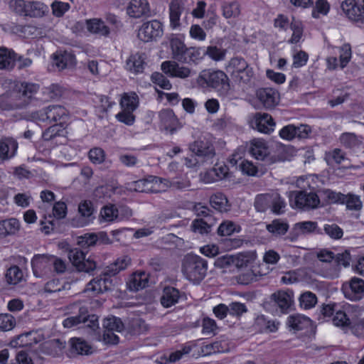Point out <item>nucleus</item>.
Instances as JSON below:
<instances>
[{
  "instance_id": "obj_42",
  "label": "nucleus",
  "mask_w": 364,
  "mask_h": 364,
  "mask_svg": "<svg viewBox=\"0 0 364 364\" xmlns=\"http://www.w3.org/2000/svg\"><path fill=\"white\" fill-rule=\"evenodd\" d=\"M50 258L44 255H37L33 257L31 260V265L36 277H41V272L46 267L47 264L50 262Z\"/></svg>"
},
{
  "instance_id": "obj_47",
  "label": "nucleus",
  "mask_w": 364,
  "mask_h": 364,
  "mask_svg": "<svg viewBox=\"0 0 364 364\" xmlns=\"http://www.w3.org/2000/svg\"><path fill=\"white\" fill-rule=\"evenodd\" d=\"M127 190L141 193L153 191L152 187H149L148 182L143 178L128 183Z\"/></svg>"
},
{
  "instance_id": "obj_21",
  "label": "nucleus",
  "mask_w": 364,
  "mask_h": 364,
  "mask_svg": "<svg viewBox=\"0 0 364 364\" xmlns=\"http://www.w3.org/2000/svg\"><path fill=\"white\" fill-rule=\"evenodd\" d=\"M18 149V142L12 137L0 139V160L8 161L13 158Z\"/></svg>"
},
{
  "instance_id": "obj_10",
  "label": "nucleus",
  "mask_w": 364,
  "mask_h": 364,
  "mask_svg": "<svg viewBox=\"0 0 364 364\" xmlns=\"http://www.w3.org/2000/svg\"><path fill=\"white\" fill-rule=\"evenodd\" d=\"M341 9L348 18L359 24L364 23V6L356 0H345L341 3Z\"/></svg>"
},
{
  "instance_id": "obj_35",
  "label": "nucleus",
  "mask_w": 364,
  "mask_h": 364,
  "mask_svg": "<svg viewBox=\"0 0 364 364\" xmlns=\"http://www.w3.org/2000/svg\"><path fill=\"white\" fill-rule=\"evenodd\" d=\"M31 1L26 0H11L9 1V8L16 14L28 17L29 7Z\"/></svg>"
},
{
  "instance_id": "obj_43",
  "label": "nucleus",
  "mask_w": 364,
  "mask_h": 364,
  "mask_svg": "<svg viewBox=\"0 0 364 364\" xmlns=\"http://www.w3.org/2000/svg\"><path fill=\"white\" fill-rule=\"evenodd\" d=\"M222 10L225 18H236L240 14V5L237 1L225 2L222 6Z\"/></svg>"
},
{
  "instance_id": "obj_38",
  "label": "nucleus",
  "mask_w": 364,
  "mask_h": 364,
  "mask_svg": "<svg viewBox=\"0 0 364 364\" xmlns=\"http://www.w3.org/2000/svg\"><path fill=\"white\" fill-rule=\"evenodd\" d=\"M48 12V7L44 3L38 1H31L28 17L41 18Z\"/></svg>"
},
{
  "instance_id": "obj_55",
  "label": "nucleus",
  "mask_w": 364,
  "mask_h": 364,
  "mask_svg": "<svg viewBox=\"0 0 364 364\" xmlns=\"http://www.w3.org/2000/svg\"><path fill=\"white\" fill-rule=\"evenodd\" d=\"M235 232H239V230H237L236 225L232 221L222 223L217 229V232L220 236H228Z\"/></svg>"
},
{
  "instance_id": "obj_49",
  "label": "nucleus",
  "mask_w": 364,
  "mask_h": 364,
  "mask_svg": "<svg viewBox=\"0 0 364 364\" xmlns=\"http://www.w3.org/2000/svg\"><path fill=\"white\" fill-rule=\"evenodd\" d=\"M330 6L326 0H317L312 10V16L318 18L321 15L325 16L329 11Z\"/></svg>"
},
{
  "instance_id": "obj_30",
  "label": "nucleus",
  "mask_w": 364,
  "mask_h": 364,
  "mask_svg": "<svg viewBox=\"0 0 364 364\" xmlns=\"http://www.w3.org/2000/svg\"><path fill=\"white\" fill-rule=\"evenodd\" d=\"M251 68L248 63L241 57H235L231 58L227 67V71L230 73L232 78L238 76L240 73L245 69Z\"/></svg>"
},
{
  "instance_id": "obj_41",
  "label": "nucleus",
  "mask_w": 364,
  "mask_h": 364,
  "mask_svg": "<svg viewBox=\"0 0 364 364\" xmlns=\"http://www.w3.org/2000/svg\"><path fill=\"white\" fill-rule=\"evenodd\" d=\"M271 200L270 208L272 211L277 215H281L284 213L286 203L278 193H270Z\"/></svg>"
},
{
  "instance_id": "obj_61",
  "label": "nucleus",
  "mask_w": 364,
  "mask_h": 364,
  "mask_svg": "<svg viewBox=\"0 0 364 364\" xmlns=\"http://www.w3.org/2000/svg\"><path fill=\"white\" fill-rule=\"evenodd\" d=\"M341 67L345 68L351 58V47L350 44L346 43L340 48Z\"/></svg>"
},
{
  "instance_id": "obj_25",
  "label": "nucleus",
  "mask_w": 364,
  "mask_h": 364,
  "mask_svg": "<svg viewBox=\"0 0 364 364\" xmlns=\"http://www.w3.org/2000/svg\"><path fill=\"white\" fill-rule=\"evenodd\" d=\"M209 202L211 207L220 213H226L231 208L226 196L220 192L213 194L210 197Z\"/></svg>"
},
{
  "instance_id": "obj_3",
  "label": "nucleus",
  "mask_w": 364,
  "mask_h": 364,
  "mask_svg": "<svg viewBox=\"0 0 364 364\" xmlns=\"http://www.w3.org/2000/svg\"><path fill=\"white\" fill-rule=\"evenodd\" d=\"M320 193L325 197L328 202L346 204V208L350 210L359 211L363 207L360 197L353 193L345 195L330 189H323L320 191Z\"/></svg>"
},
{
  "instance_id": "obj_4",
  "label": "nucleus",
  "mask_w": 364,
  "mask_h": 364,
  "mask_svg": "<svg viewBox=\"0 0 364 364\" xmlns=\"http://www.w3.org/2000/svg\"><path fill=\"white\" fill-rule=\"evenodd\" d=\"M289 203L292 208L301 209H314L320 203L318 196L315 193L306 191H290L289 193Z\"/></svg>"
},
{
  "instance_id": "obj_64",
  "label": "nucleus",
  "mask_w": 364,
  "mask_h": 364,
  "mask_svg": "<svg viewBox=\"0 0 364 364\" xmlns=\"http://www.w3.org/2000/svg\"><path fill=\"white\" fill-rule=\"evenodd\" d=\"M89 159L93 164H99L105 160V151L102 149L95 147L90 150Z\"/></svg>"
},
{
  "instance_id": "obj_63",
  "label": "nucleus",
  "mask_w": 364,
  "mask_h": 364,
  "mask_svg": "<svg viewBox=\"0 0 364 364\" xmlns=\"http://www.w3.org/2000/svg\"><path fill=\"white\" fill-rule=\"evenodd\" d=\"M39 89V85L35 83L23 82L21 84V88L20 92L22 95L27 97L31 98L32 96L36 94Z\"/></svg>"
},
{
  "instance_id": "obj_20",
  "label": "nucleus",
  "mask_w": 364,
  "mask_h": 364,
  "mask_svg": "<svg viewBox=\"0 0 364 364\" xmlns=\"http://www.w3.org/2000/svg\"><path fill=\"white\" fill-rule=\"evenodd\" d=\"M127 14L132 18H140L149 16L151 11L147 0H131L127 8Z\"/></svg>"
},
{
  "instance_id": "obj_36",
  "label": "nucleus",
  "mask_w": 364,
  "mask_h": 364,
  "mask_svg": "<svg viewBox=\"0 0 364 364\" xmlns=\"http://www.w3.org/2000/svg\"><path fill=\"white\" fill-rule=\"evenodd\" d=\"M228 167L225 165L215 164L214 167L208 170L205 173L207 182L220 180L226 176Z\"/></svg>"
},
{
  "instance_id": "obj_7",
  "label": "nucleus",
  "mask_w": 364,
  "mask_h": 364,
  "mask_svg": "<svg viewBox=\"0 0 364 364\" xmlns=\"http://www.w3.org/2000/svg\"><path fill=\"white\" fill-rule=\"evenodd\" d=\"M131 264V259L128 256H123L118 258L114 262L108 266L104 273L101 275L103 279V287L107 291H111L113 287L111 277L115 276L120 271L125 269Z\"/></svg>"
},
{
  "instance_id": "obj_56",
  "label": "nucleus",
  "mask_w": 364,
  "mask_h": 364,
  "mask_svg": "<svg viewBox=\"0 0 364 364\" xmlns=\"http://www.w3.org/2000/svg\"><path fill=\"white\" fill-rule=\"evenodd\" d=\"M63 124H55L49 127L43 132L42 138L45 141H50L55 138L56 136L60 135L63 132Z\"/></svg>"
},
{
  "instance_id": "obj_46",
  "label": "nucleus",
  "mask_w": 364,
  "mask_h": 364,
  "mask_svg": "<svg viewBox=\"0 0 364 364\" xmlns=\"http://www.w3.org/2000/svg\"><path fill=\"white\" fill-rule=\"evenodd\" d=\"M137 96L134 94L132 96L124 95L121 99L120 105L122 110L134 112L137 107Z\"/></svg>"
},
{
  "instance_id": "obj_12",
  "label": "nucleus",
  "mask_w": 364,
  "mask_h": 364,
  "mask_svg": "<svg viewBox=\"0 0 364 364\" xmlns=\"http://www.w3.org/2000/svg\"><path fill=\"white\" fill-rule=\"evenodd\" d=\"M250 126L262 133L268 134L274 130L275 123L267 113L257 112L250 122Z\"/></svg>"
},
{
  "instance_id": "obj_5",
  "label": "nucleus",
  "mask_w": 364,
  "mask_h": 364,
  "mask_svg": "<svg viewBox=\"0 0 364 364\" xmlns=\"http://www.w3.org/2000/svg\"><path fill=\"white\" fill-rule=\"evenodd\" d=\"M81 323L95 331L99 328L98 316L95 314L89 315L86 308H80L79 314L70 316L63 321V326L65 328H72Z\"/></svg>"
},
{
  "instance_id": "obj_23",
  "label": "nucleus",
  "mask_w": 364,
  "mask_h": 364,
  "mask_svg": "<svg viewBox=\"0 0 364 364\" xmlns=\"http://www.w3.org/2000/svg\"><path fill=\"white\" fill-rule=\"evenodd\" d=\"M183 296L178 289L173 287H166L164 289L161 297V304L165 308H168L178 303L179 299Z\"/></svg>"
},
{
  "instance_id": "obj_62",
  "label": "nucleus",
  "mask_w": 364,
  "mask_h": 364,
  "mask_svg": "<svg viewBox=\"0 0 364 364\" xmlns=\"http://www.w3.org/2000/svg\"><path fill=\"white\" fill-rule=\"evenodd\" d=\"M51 8L55 16L61 17L70 9V6L68 3L55 1L51 4Z\"/></svg>"
},
{
  "instance_id": "obj_45",
  "label": "nucleus",
  "mask_w": 364,
  "mask_h": 364,
  "mask_svg": "<svg viewBox=\"0 0 364 364\" xmlns=\"http://www.w3.org/2000/svg\"><path fill=\"white\" fill-rule=\"evenodd\" d=\"M270 193L260 194L257 196L254 205L257 212L264 213L270 208Z\"/></svg>"
},
{
  "instance_id": "obj_16",
  "label": "nucleus",
  "mask_w": 364,
  "mask_h": 364,
  "mask_svg": "<svg viewBox=\"0 0 364 364\" xmlns=\"http://www.w3.org/2000/svg\"><path fill=\"white\" fill-rule=\"evenodd\" d=\"M173 58L183 63H191L192 47L187 48L181 40L176 38L171 41Z\"/></svg>"
},
{
  "instance_id": "obj_39",
  "label": "nucleus",
  "mask_w": 364,
  "mask_h": 364,
  "mask_svg": "<svg viewBox=\"0 0 364 364\" xmlns=\"http://www.w3.org/2000/svg\"><path fill=\"white\" fill-rule=\"evenodd\" d=\"M159 118L161 122L163 124L166 130H170L173 132L175 129L173 127L176 119L173 112L171 109H163L159 113Z\"/></svg>"
},
{
  "instance_id": "obj_6",
  "label": "nucleus",
  "mask_w": 364,
  "mask_h": 364,
  "mask_svg": "<svg viewBox=\"0 0 364 364\" xmlns=\"http://www.w3.org/2000/svg\"><path fill=\"white\" fill-rule=\"evenodd\" d=\"M190 150L200 160L201 163L213 164L215 157L212 143L206 139H199L190 145Z\"/></svg>"
},
{
  "instance_id": "obj_11",
  "label": "nucleus",
  "mask_w": 364,
  "mask_h": 364,
  "mask_svg": "<svg viewBox=\"0 0 364 364\" xmlns=\"http://www.w3.org/2000/svg\"><path fill=\"white\" fill-rule=\"evenodd\" d=\"M162 71L171 77L186 79L196 74L191 68L180 65L176 61H165L161 64Z\"/></svg>"
},
{
  "instance_id": "obj_2",
  "label": "nucleus",
  "mask_w": 364,
  "mask_h": 364,
  "mask_svg": "<svg viewBox=\"0 0 364 364\" xmlns=\"http://www.w3.org/2000/svg\"><path fill=\"white\" fill-rule=\"evenodd\" d=\"M197 83L202 87H211L222 95H227L230 89L229 78L221 70L201 71L197 78Z\"/></svg>"
},
{
  "instance_id": "obj_9",
  "label": "nucleus",
  "mask_w": 364,
  "mask_h": 364,
  "mask_svg": "<svg viewBox=\"0 0 364 364\" xmlns=\"http://www.w3.org/2000/svg\"><path fill=\"white\" fill-rule=\"evenodd\" d=\"M162 23L157 20L144 23L138 33L139 38L144 42L156 41L163 36Z\"/></svg>"
},
{
  "instance_id": "obj_28",
  "label": "nucleus",
  "mask_w": 364,
  "mask_h": 364,
  "mask_svg": "<svg viewBox=\"0 0 364 364\" xmlns=\"http://www.w3.org/2000/svg\"><path fill=\"white\" fill-rule=\"evenodd\" d=\"M16 53L5 47L0 48V70H11L15 65Z\"/></svg>"
},
{
  "instance_id": "obj_19",
  "label": "nucleus",
  "mask_w": 364,
  "mask_h": 364,
  "mask_svg": "<svg viewBox=\"0 0 364 364\" xmlns=\"http://www.w3.org/2000/svg\"><path fill=\"white\" fill-rule=\"evenodd\" d=\"M345 296L352 301H359L364 296V280L353 277L350 279L348 288L344 287Z\"/></svg>"
},
{
  "instance_id": "obj_15",
  "label": "nucleus",
  "mask_w": 364,
  "mask_h": 364,
  "mask_svg": "<svg viewBox=\"0 0 364 364\" xmlns=\"http://www.w3.org/2000/svg\"><path fill=\"white\" fill-rule=\"evenodd\" d=\"M317 257L318 259L323 262H330L333 259H335L338 265H343L345 267H348L351 261L350 253L348 250L336 255L331 251L323 250L318 253Z\"/></svg>"
},
{
  "instance_id": "obj_50",
  "label": "nucleus",
  "mask_w": 364,
  "mask_h": 364,
  "mask_svg": "<svg viewBox=\"0 0 364 364\" xmlns=\"http://www.w3.org/2000/svg\"><path fill=\"white\" fill-rule=\"evenodd\" d=\"M103 279L102 277L100 275V277L95 278L92 279L87 284L85 289L87 291H92L95 294H101L105 291H107L103 287Z\"/></svg>"
},
{
  "instance_id": "obj_17",
  "label": "nucleus",
  "mask_w": 364,
  "mask_h": 364,
  "mask_svg": "<svg viewBox=\"0 0 364 364\" xmlns=\"http://www.w3.org/2000/svg\"><path fill=\"white\" fill-rule=\"evenodd\" d=\"M257 97L264 108L272 109L279 104V92L270 87L260 88L257 91Z\"/></svg>"
},
{
  "instance_id": "obj_14",
  "label": "nucleus",
  "mask_w": 364,
  "mask_h": 364,
  "mask_svg": "<svg viewBox=\"0 0 364 364\" xmlns=\"http://www.w3.org/2000/svg\"><path fill=\"white\" fill-rule=\"evenodd\" d=\"M310 132L311 128L306 124H300L299 126L289 124L280 130L279 136L287 140H291L295 137L304 139L308 136Z\"/></svg>"
},
{
  "instance_id": "obj_18",
  "label": "nucleus",
  "mask_w": 364,
  "mask_h": 364,
  "mask_svg": "<svg viewBox=\"0 0 364 364\" xmlns=\"http://www.w3.org/2000/svg\"><path fill=\"white\" fill-rule=\"evenodd\" d=\"M270 300L282 312L286 313L294 304V293L291 290L278 291L271 295Z\"/></svg>"
},
{
  "instance_id": "obj_33",
  "label": "nucleus",
  "mask_w": 364,
  "mask_h": 364,
  "mask_svg": "<svg viewBox=\"0 0 364 364\" xmlns=\"http://www.w3.org/2000/svg\"><path fill=\"white\" fill-rule=\"evenodd\" d=\"M53 63L60 70H63L73 66L75 64V58L72 53L64 51L63 53L54 55Z\"/></svg>"
},
{
  "instance_id": "obj_27",
  "label": "nucleus",
  "mask_w": 364,
  "mask_h": 364,
  "mask_svg": "<svg viewBox=\"0 0 364 364\" xmlns=\"http://www.w3.org/2000/svg\"><path fill=\"white\" fill-rule=\"evenodd\" d=\"M144 53H135L132 55L127 60V69L135 74L142 73L144 66L146 65L144 62Z\"/></svg>"
},
{
  "instance_id": "obj_44",
  "label": "nucleus",
  "mask_w": 364,
  "mask_h": 364,
  "mask_svg": "<svg viewBox=\"0 0 364 364\" xmlns=\"http://www.w3.org/2000/svg\"><path fill=\"white\" fill-rule=\"evenodd\" d=\"M6 280L9 284H16L23 277V272L18 266H12L7 269L5 275Z\"/></svg>"
},
{
  "instance_id": "obj_60",
  "label": "nucleus",
  "mask_w": 364,
  "mask_h": 364,
  "mask_svg": "<svg viewBox=\"0 0 364 364\" xmlns=\"http://www.w3.org/2000/svg\"><path fill=\"white\" fill-rule=\"evenodd\" d=\"M16 324L15 318L9 314H0V330L7 331L11 330Z\"/></svg>"
},
{
  "instance_id": "obj_53",
  "label": "nucleus",
  "mask_w": 364,
  "mask_h": 364,
  "mask_svg": "<svg viewBox=\"0 0 364 364\" xmlns=\"http://www.w3.org/2000/svg\"><path fill=\"white\" fill-rule=\"evenodd\" d=\"M300 305L304 309H310L315 306L317 302L316 296L311 292L306 291L302 294L299 298Z\"/></svg>"
},
{
  "instance_id": "obj_52",
  "label": "nucleus",
  "mask_w": 364,
  "mask_h": 364,
  "mask_svg": "<svg viewBox=\"0 0 364 364\" xmlns=\"http://www.w3.org/2000/svg\"><path fill=\"white\" fill-rule=\"evenodd\" d=\"M341 143L348 148H353L361 144L357 136L353 133H343L340 136Z\"/></svg>"
},
{
  "instance_id": "obj_59",
  "label": "nucleus",
  "mask_w": 364,
  "mask_h": 364,
  "mask_svg": "<svg viewBox=\"0 0 364 364\" xmlns=\"http://www.w3.org/2000/svg\"><path fill=\"white\" fill-rule=\"evenodd\" d=\"M130 330L133 334H141L146 332L149 326L141 318H134L130 323Z\"/></svg>"
},
{
  "instance_id": "obj_57",
  "label": "nucleus",
  "mask_w": 364,
  "mask_h": 364,
  "mask_svg": "<svg viewBox=\"0 0 364 364\" xmlns=\"http://www.w3.org/2000/svg\"><path fill=\"white\" fill-rule=\"evenodd\" d=\"M151 81L164 90H171L172 85L162 73H154L151 76Z\"/></svg>"
},
{
  "instance_id": "obj_40",
  "label": "nucleus",
  "mask_w": 364,
  "mask_h": 364,
  "mask_svg": "<svg viewBox=\"0 0 364 364\" xmlns=\"http://www.w3.org/2000/svg\"><path fill=\"white\" fill-rule=\"evenodd\" d=\"M102 326L105 331L121 332L124 329V324L122 320L114 316L105 318Z\"/></svg>"
},
{
  "instance_id": "obj_54",
  "label": "nucleus",
  "mask_w": 364,
  "mask_h": 364,
  "mask_svg": "<svg viewBox=\"0 0 364 364\" xmlns=\"http://www.w3.org/2000/svg\"><path fill=\"white\" fill-rule=\"evenodd\" d=\"M78 211L82 217L87 219L88 222L92 219L94 208L91 201L85 200L81 202L78 206Z\"/></svg>"
},
{
  "instance_id": "obj_8",
  "label": "nucleus",
  "mask_w": 364,
  "mask_h": 364,
  "mask_svg": "<svg viewBox=\"0 0 364 364\" xmlns=\"http://www.w3.org/2000/svg\"><path fill=\"white\" fill-rule=\"evenodd\" d=\"M70 261L79 272L90 273L94 271L97 264L96 262L90 259H85V255L79 248L70 249L68 254Z\"/></svg>"
},
{
  "instance_id": "obj_48",
  "label": "nucleus",
  "mask_w": 364,
  "mask_h": 364,
  "mask_svg": "<svg viewBox=\"0 0 364 364\" xmlns=\"http://www.w3.org/2000/svg\"><path fill=\"white\" fill-rule=\"evenodd\" d=\"M100 217L105 221L112 222L118 217V210L114 205H105L101 209Z\"/></svg>"
},
{
  "instance_id": "obj_24",
  "label": "nucleus",
  "mask_w": 364,
  "mask_h": 364,
  "mask_svg": "<svg viewBox=\"0 0 364 364\" xmlns=\"http://www.w3.org/2000/svg\"><path fill=\"white\" fill-rule=\"evenodd\" d=\"M248 152L257 160L264 161L269 156L268 148L264 141L253 140Z\"/></svg>"
},
{
  "instance_id": "obj_26",
  "label": "nucleus",
  "mask_w": 364,
  "mask_h": 364,
  "mask_svg": "<svg viewBox=\"0 0 364 364\" xmlns=\"http://www.w3.org/2000/svg\"><path fill=\"white\" fill-rule=\"evenodd\" d=\"M48 109V122H57L59 121L58 124H64L65 122V119L68 117V112L66 109L60 105H49L47 107Z\"/></svg>"
},
{
  "instance_id": "obj_34",
  "label": "nucleus",
  "mask_w": 364,
  "mask_h": 364,
  "mask_svg": "<svg viewBox=\"0 0 364 364\" xmlns=\"http://www.w3.org/2000/svg\"><path fill=\"white\" fill-rule=\"evenodd\" d=\"M289 228L287 222L282 219H274L266 225L268 232L276 237L285 235Z\"/></svg>"
},
{
  "instance_id": "obj_1",
  "label": "nucleus",
  "mask_w": 364,
  "mask_h": 364,
  "mask_svg": "<svg viewBox=\"0 0 364 364\" xmlns=\"http://www.w3.org/2000/svg\"><path fill=\"white\" fill-rule=\"evenodd\" d=\"M181 270L187 279L199 284L207 274L208 262L198 255L188 254L182 261Z\"/></svg>"
},
{
  "instance_id": "obj_32",
  "label": "nucleus",
  "mask_w": 364,
  "mask_h": 364,
  "mask_svg": "<svg viewBox=\"0 0 364 364\" xmlns=\"http://www.w3.org/2000/svg\"><path fill=\"white\" fill-rule=\"evenodd\" d=\"M87 30L95 34L107 37L110 33V28L105 22L99 18H92L87 21Z\"/></svg>"
},
{
  "instance_id": "obj_29",
  "label": "nucleus",
  "mask_w": 364,
  "mask_h": 364,
  "mask_svg": "<svg viewBox=\"0 0 364 364\" xmlns=\"http://www.w3.org/2000/svg\"><path fill=\"white\" fill-rule=\"evenodd\" d=\"M148 276L144 272L133 274L127 282V287L130 291H136L146 287Z\"/></svg>"
},
{
  "instance_id": "obj_22",
  "label": "nucleus",
  "mask_w": 364,
  "mask_h": 364,
  "mask_svg": "<svg viewBox=\"0 0 364 364\" xmlns=\"http://www.w3.org/2000/svg\"><path fill=\"white\" fill-rule=\"evenodd\" d=\"M185 8L181 0H171L168 5L170 26L172 29H180V18Z\"/></svg>"
},
{
  "instance_id": "obj_13",
  "label": "nucleus",
  "mask_w": 364,
  "mask_h": 364,
  "mask_svg": "<svg viewBox=\"0 0 364 364\" xmlns=\"http://www.w3.org/2000/svg\"><path fill=\"white\" fill-rule=\"evenodd\" d=\"M316 232L322 234L321 229L317 228V223L314 221H304L296 223L289 235L291 241H295L301 235H307Z\"/></svg>"
},
{
  "instance_id": "obj_51",
  "label": "nucleus",
  "mask_w": 364,
  "mask_h": 364,
  "mask_svg": "<svg viewBox=\"0 0 364 364\" xmlns=\"http://www.w3.org/2000/svg\"><path fill=\"white\" fill-rule=\"evenodd\" d=\"M323 232L331 239L338 240L343 237V230L335 223L326 224L323 227Z\"/></svg>"
},
{
  "instance_id": "obj_58",
  "label": "nucleus",
  "mask_w": 364,
  "mask_h": 364,
  "mask_svg": "<svg viewBox=\"0 0 364 364\" xmlns=\"http://www.w3.org/2000/svg\"><path fill=\"white\" fill-rule=\"evenodd\" d=\"M205 55L209 56L211 59L219 61L224 59L225 50L218 48L215 46H210L205 49Z\"/></svg>"
},
{
  "instance_id": "obj_31",
  "label": "nucleus",
  "mask_w": 364,
  "mask_h": 364,
  "mask_svg": "<svg viewBox=\"0 0 364 364\" xmlns=\"http://www.w3.org/2000/svg\"><path fill=\"white\" fill-rule=\"evenodd\" d=\"M70 353L75 355H90L92 353V347L80 338H72L70 341Z\"/></svg>"
},
{
  "instance_id": "obj_37",
  "label": "nucleus",
  "mask_w": 364,
  "mask_h": 364,
  "mask_svg": "<svg viewBox=\"0 0 364 364\" xmlns=\"http://www.w3.org/2000/svg\"><path fill=\"white\" fill-rule=\"evenodd\" d=\"M309 322L310 319L309 318L299 314L290 316L287 320L289 327L295 331H301L306 328Z\"/></svg>"
}]
</instances>
